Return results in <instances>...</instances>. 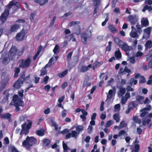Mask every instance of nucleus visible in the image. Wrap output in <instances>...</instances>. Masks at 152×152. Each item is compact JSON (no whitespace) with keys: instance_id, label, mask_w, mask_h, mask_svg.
<instances>
[{"instance_id":"5fc2aeb1","label":"nucleus","mask_w":152,"mask_h":152,"mask_svg":"<svg viewBox=\"0 0 152 152\" xmlns=\"http://www.w3.org/2000/svg\"><path fill=\"white\" fill-rule=\"evenodd\" d=\"M151 30V27H148L144 30V32L148 34H150Z\"/></svg>"},{"instance_id":"49530a36","label":"nucleus","mask_w":152,"mask_h":152,"mask_svg":"<svg viewBox=\"0 0 152 152\" xmlns=\"http://www.w3.org/2000/svg\"><path fill=\"white\" fill-rule=\"evenodd\" d=\"M56 17V16H54L52 20L50 21L49 24V27H51L53 26L55 22Z\"/></svg>"},{"instance_id":"603ef678","label":"nucleus","mask_w":152,"mask_h":152,"mask_svg":"<svg viewBox=\"0 0 152 152\" xmlns=\"http://www.w3.org/2000/svg\"><path fill=\"white\" fill-rule=\"evenodd\" d=\"M49 79V77L48 76H46L43 79L42 83L45 84H47L48 83V80Z\"/></svg>"},{"instance_id":"13d9d810","label":"nucleus","mask_w":152,"mask_h":152,"mask_svg":"<svg viewBox=\"0 0 152 152\" xmlns=\"http://www.w3.org/2000/svg\"><path fill=\"white\" fill-rule=\"evenodd\" d=\"M51 86L50 85H47L46 86H45L44 88L45 90V91H46L47 92H48L49 90L50 89V88Z\"/></svg>"},{"instance_id":"39448f33","label":"nucleus","mask_w":152,"mask_h":152,"mask_svg":"<svg viewBox=\"0 0 152 152\" xmlns=\"http://www.w3.org/2000/svg\"><path fill=\"white\" fill-rule=\"evenodd\" d=\"M31 62V59L30 57H28L26 60L21 59L19 60L17 63L18 66H28Z\"/></svg>"},{"instance_id":"72a5a7b5","label":"nucleus","mask_w":152,"mask_h":152,"mask_svg":"<svg viewBox=\"0 0 152 152\" xmlns=\"http://www.w3.org/2000/svg\"><path fill=\"white\" fill-rule=\"evenodd\" d=\"M88 67H78V69L81 72H84L88 70Z\"/></svg>"},{"instance_id":"c9c22d12","label":"nucleus","mask_w":152,"mask_h":152,"mask_svg":"<svg viewBox=\"0 0 152 152\" xmlns=\"http://www.w3.org/2000/svg\"><path fill=\"white\" fill-rule=\"evenodd\" d=\"M54 63V58L52 57L50 59L48 63L45 66H50L52 64H53Z\"/></svg>"},{"instance_id":"9b49d317","label":"nucleus","mask_w":152,"mask_h":152,"mask_svg":"<svg viewBox=\"0 0 152 152\" xmlns=\"http://www.w3.org/2000/svg\"><path fill=\"white\" fill-rule=\"evenodd\" d=\"M23 76H21L20 77L16 82L13 85L14 87L16 88H19L23 83Z\"/></svg>"},{"instance_id":"f257e3e1","label":"nucleus","mask_w":152,"mask_h":152,"mask_svg":"<svg viewBox=\"0 0 152 152\" xmlns=\"http://www.w3.org/2000/svg\"><path fill=\"white\" fill-rule=\"evenodd\" d=\"M13 102L11 103V104L14 105L16 107V111H19L20 110V108L19 106H23V102L21 99L19 98L17 95H14L13 96Z\"/></svg>"},{"instance_id":"e433bc0d","label":"nucleus","mask_w":152,"mask_h":152,"mask_svg":"<svg viewBox=\"0 0 152 152\" xmlns=\"http://www.w3.org/2000/svg\"><path fill=\"white\" fill-rule=\"evenodd\" d=\"M136 101H133L130 102L129 103V107H131L132 109H133V108H135L137 106Z\"/></svg>"},{"instance_id":"37998d69","label":"nucleus","mask_w":152,"mask_h":152,"mask_svg":"<svg viewBox=\"0 0 152 152\" xmlns=\"http://www.w3.org/2000/svg\"><path fill=\"white\" fill-rule=\"evenodd\" d=\"M84 127L82 125H79L76 127V130L77 132H80L82 131Z\"/></svg>"},{"instance_id":"2eb2a0df","label":"nucleus","mask_w":152,"mask_h":152,"mask_svg":"<svg viewBox=\"0 0 152 152\" xmlns=\"http://www.w3.org/2000/svg\"><path fill=\"white\" fill-rule=\"evenodd\" d=\"M140 149V146L138 144H133L131 146V149L132 150V152H138Z\"/></svg>"},{"instance_id":"423d86ee","label":"nucleus","mask_w":152,"mask_h":152,"mask_svg":"<svg viewBox=\"0 0 152 152\" xmlns=\"http://www.w3.org/2000/svg\"><path fill=\"white\" fill-rule=\"evenodd\" d=\"M32 125V122L29 121L28 124L26 125V124L22 125V129L20 132V135L24 134L26 135L28 132V130L30 129Z\"/></svg>"},{"instance_id":"79ce46f5","label":"nucleus","mask_w":152,"mask_h":152,"mask_svg":"<svg viewBox=\"0 0 152 152\" xmlns=\"http://www.w3.org/2000/svg\"><path fill=\"white\" fill-rule=\"evenodd\" d=\"M118 137H121L122 136H126L127 135V133L124 130L120 131L118 133Z\"/></svg>"},{"instance_id":"09e8293b","label":"nucleus","mask_w":152,"mask_h":152,"mask_svg":"<svg viewBox=\"0 0 152 152\" xmlns=\"http://www.w3.org/2000/svg\"><path fill=\"white\" fill-rule=\"evenodd\" d=\"M114 123L113 121L112 120H110L107 121L106 124V127H108L110 126L112 124Z\"/></svg>"},{"instance_id":"cd10ccee","label":"nucleus","mask_w":152,"mask_h":152,"mask_svg":"<svg viewBox=\"0 0 152 152\" xmlns=\"http://www.w3.org/2000/svg\"><path fill=\"white\" fill-rule=\"evenodd\" d=\"M50 123L52 124V125L55 127V129L56 130H57L58 129L60 130L61 129V127H59V128H58V126L56 124V123L54 121L52 118H50Z\"/></svg>"},{"instance_id":"ea45409f","label":"nucleus","mask_w":152,"mask_h":152,"mask_svg":"<svg viewBox=\"0 0 152 152\" xmlns=\"http://www.w3.org/2000/svg\"><path fill=\"white\" fill-rule=\"evenodd\" d=\"M44 130L43 129H41L36 132V133L39 136H42L44 134Z\"/></svg>"},{"instance_id":"c03bdc74","label":"nucleus","mask_w":152,"mask_h":152,"mask_svg":"<svg viewBox=\"0 0 152 152\" xmlns=\"http://www.w3.org/2000/svg\"><path fill=\"white\" fill-rule=\"evenodd\" d=\"M15 75L14 77H16L18 76V74L20 72V69L19 67H16L15 69Z\"/></svg>"},{"instance_id":"0e129e2a","label":"nucleus","mask_w":152,"mask_h":152,"mask_svg":"<svg viewBox=\"0 0 152 152\" xmlns=\"http://www.w3.org/2000/svg\"><path fill=\"white\" fill-rule=\"evenodd\" d=\"M143 55V54L142 52L139 51L136 54V56L137 57H140L142 56Z\"/></svg>"},{"instance_id":"ddd939ff","label":"nucleus","mask_w":152,"mask_h":152,"mask_svg":"<svg viewBox=\"0 0 152 152\" xmlns=\"http://www.w3.org/2000/svg\"><path fill=\"white\" fill-rule=\"evenodd\" d=\"M130 97V95L129 93L127 92L125 94L124 96H123L121 99V102L122 104H125L127 102L128 99Z\"/></svg>"},{"instance_id":"aec40b11","label":"nucleus","mask_w":152,"mask_h":152,"mask_svg":"<svg viewBox=\"0 0 152 152\" xmlns=\"http://www.w3.org/2000/svg\"><path fill=\"white\" fill-rule=\"evenodd\" d=\"M145 45V50L150 49L152 48V41L151 40L147 41Z\"/></svg>"},{"instance_id":"c85d7f7f","label":"nucleus","mask_w":152,"mask_h":152,"mask_svg":"<svg viewBox=\"0 0 152 152\" xmlns=\"http://www.w3.org/2000/svg\"><path fill=\"white\" fill-rule=\"evenodd\" d=\"M113 96V91L112 89L110 90L108 93V94L107 95V98L106 100V101L108 102L109 99L112 98Z\"/></svg>"},{"instance_id":"1a4fd4ad","label":"nucleus","mask_w":152,"mask_h":152,"mask_svg":"<svg viewBox=\"0 0 152 152\" xmlns=\"http://www.w3.org/2000/svg\"><path fill=\"white\" fill-rule=\"evenodd\" d=\"M18 49L15 46H12L9 51L10 55V58L12 60H14L16 56Z\"/></svg>"},{"instance_id":"473e14b6","label":"nucleus","mask_w":152,"mask_h":152,"mask_svg":"<svg viewBox=\"0 0 152 152\" xmlns=\"http://www.w3.org/2000/svg\"><path fill=\"white\" fill-rule=\"evenodd\" d=\"M142 124L145 126L146 124H148L151 121V119H147L146 120L145 118H143L142 119Z\"/></svg>"},{"instance_id":"e2e57ef3","label":"nucleus","mask_w":152,"mask_h":152,"mask_svg":"<svg viewBox=\"0 0 152 152\" xmlns=\"http://www.w3.org/2000/svg\"><path fill=\"white\" fill-rule=\"evenodd\" d=\"M140 82L143 83L145 82V79L144 77L142 76H140Z\"/></svg>"},{"instance_id":"dca6fc26","label":"nucleus","mask_w":152,"mask_h":152,"mask_svg":"<svg viewBox=\"0 0 152 152\" xmlns=\"http://www.w3.org/2000/svg\"><path fill=\"white\" fill-rule=\"evenodd\" d=\"M141 25L142 28L143 26H146L149 25L148 20L147 18H142L141 20Z\"/></svg>"},{"instance_id":"f8f14e48","label":"nucleus","mask_w":152,"mask_h":152,"mask_svg":"<svg viewBox=\"0 0 152 152\" xmlns=\"http://www.w3.org/2000/svg\"><path fill=\"white\" fill-rule=\"evenodd\" d=\"M150 109L151 107L149 106L148 107H145L140 110V112L141 113L140 114V116L142 118L147 116L148 113V112L147 110H150Z\"/></svg>"},{"instance_id":"412c9836","label":"nucleus","mask_w":152,"mask_h":152,"mask_svg":"<svg viewBox=\"0 0 152 152\" xmlns=\"http://www.w3.org/2000/svg\"><path fill=\"white\" fill-rule=\"evenodd\" d=\"M94 6L95 7L94 11V15L97 13V10L98 9L97 6L99 5L100 1L99 0H94Z\"/></svg>"},{"instance_id":"6ab92c4d","label":"nucleus","mask_w":152,"mask_h":152,"mask_svg":"<svg viewBox=\"0 0 152 152\" xmlns=\"http://www.w3.org/2000/svg\"><path fill=\"white\" fill-rule=\"evenodd\" d=\"M126 81L125 79H121L120 82H118L117 84L118 88H121L123 87L124 86L126 83Z\"/></svg>"},{"instance_id":"69168bd1","label":"nucleus","mask_w":152,"mask_h":152,"mask_svg":"<svg viewBox=\"0 0 152 152\" xmlns=\"http://www.w3.org/2000/svg\"><path fill=\"white\" fill-rule=\"evenodd\" d=\"M73 53V52L71 51L67 55V59L68 60H69L71 58L72 54Z\"/></svg>"},{"instance_id":"338daca9","label":"nucleus","mask_w":152,"mask_h":152,"mask_svg":"<svg viewBox=\"0 0 152 152\" xmlns=\"http://www.w3.org/2000/svg\"><path fill=\"white\" fill-rule=\"evenodd\" d=\"M108 18H109L107 16V18H106L104 21L103 22H102V26H104L106 25L107 22L108 21Z\"/></svg>"},{"instance_id":"20e7f679","label":"nucleus","mask_w":152,"mask_h":152,"mask_svg":"<svg viewBox=\"0 0 152 152\" xmlns=\"http://www.w3.org/2000/svg\"><path fill=\"white\" fill-rule=\"evenodd\" d=\"M10 13V10H5L0 17V24L4 23L7 20Z\"/></svg>"},{"instance_id":"a18cd8bd","label":"nucleus","mask_w":152,"mask_h":152,"mask_svg":"<svg viewBox=\"0 0 152 152\" xmlns=\"http://www.w3.org/2000/svg\"><path fill=\"white\" fill-rule=\"evenodd\" d=\"M133 120L135 122L139 124H140L141 123L140 119H139L137 116H134L133 117Z\"/></svg>"},{"instance_id":"864d4df0","label":"nucleus","mask_w":152,"mask_h":152,"mask_svg":"<svg viewBox=\"0 0 152 152\" xmlns=\"http://www.w3.org/2000/svg\"><path fill=\"white\" fill-rule=\"evenodd\" d=\"M120 105L119 104H117L115 106V111H118L120 110Z\"/></svg>"},{"instance_id":"c756f323","label":"nucleus","mask_w":152,"mask_h":152,"mask_svg":"<svg viewBox=\"0 0 152 152\" xmlns=\"http://www.w3.org/2000/svg\"><path fill=\"white\" fill-rule=\"evenodd\" d=\"M60 51V48L59 46L58 45H55L54 48L53 50V52L55 54H57Z\"/></svg>"},{"instance_id":"bf43d9fd","label":"nucleus","mask_w":152,"mask_h":152,"mask_svg":"<svg viewBox=\"0 0 152 152\" xmlns=\"http://www.w3.org/2000/svg\"><path fill=\"white\" fill-rule=\"evenodd\" d=\"M120 127L121 129L122 128L126 126V124L124 121H122L121 122L120 124Z\"/></svg>"},{"instance_id":"8fccbe9b","label":"nucleus","mask_w":152,"mask_h":152,"mask_svg":"<svg viewBox=\"0 0 152 152\" xmlns=\"http://www.w3.org/2000/svg\"><path fill=\"white\" fill-rule=\"evenodd\" d=\"M146 57L148 59L152 58V49L149 51L148 54L146 56Z\"/></svg>"},{"instance_id":"de8ad7c7","label":"nucleus","mask_w":152,"mask_h":152,"mask_svg":"<svg viewBox=\"0 0 152 152\" xmlns=\"http://www.w3.org/2000/svg\"><path fill=\"white\" fill-rule=\"evenodd\" d=\"M80 22L79 21H73L70 22L69 23V25L71 26H75V25H77L80 23Z\"/></svg>"},{"instance_id":"b1692460","label":"nucleus","mask_w":152,"mask_h":152,"mask_svg":"<svg viewBox=\"0 0 152 152\" xmlns=\"http://www.w3.org/2000/svg\"><path fill=\"white\" fill-rule=\"evenodd\" d=\"M71 68L69 69H67L65 70L62 73H59L58 74V76L60 78H62L65 76L67 73L69 71H70Z\"/></svg>"},{"instance_id":"f704fd0d","label":"nucleus","mask_w":152,"mask_h":152,"mask_svg":"<svg viewBox=\"0 0 152 152\" xmlns=\"http://www.w3.org/2000/svg\"><path fill=\"white\" fill-rule=\"evenodd\" d=\"M11 115L10 113H7L2 114L1 116V118L4 119H7L10 117Z\"/></svg>"},{"instance_id":"680f3d73","label":"nucleus","mask_w":152,"mask_h":152,"mask_svg":"<svg viewBox=\"0 0 152 152\" xmlns=\"http://www.w3.org/2000/svg\"><path fill=\"white\" fill-rule=\"evenodd\" d=\"M114 81V80L113 78H111V79L108 81V82L107 85L108 86H111L113 83Z\"/></svg>"},{"instance_id":"bb28decb","label":"nucleus","mask_w":152,"mask_h":152,"mask_svg":"<svg viewBox=\"0 0 152 152\" xmlns=\"http://www.w3.org/2000/svg\"><path fill=\"white\" fill-rule=\"evenodd\" d=\"M109 30L113 34L117 32L118 30L112 25H110L108 27Z\"/></svg>"},{"instance_id":"7c9ffc66","label":"nucleus","mask_w":152,"mask_h":152,"mask_svg":"<svg viewBox=\"0 0 152 152\" xmlns=\"http://www.w3.org/2000/svg\"><path fill=\"white\" fill-rule=\"evenodd\" d=\"M48 1V0H37L35 2L39 3L40 6H42L47 3Z\"/></svg>"},{"instance_id":"393cba45","label":"nucleus","mask_w":152,"mask_h":152,"mask_svg":"<svg viewBox=\"0 0 152 152\" xmlns=\"http://www.w3.org/2000/svg\"><path fill=\"white\" fill-rule=\"evenodd\" d=\"M115 56L117 59H119L121 57V53L119 48L117 49V50L115 51Z\"/></svg>"},{"instance_id":"6e6d98bb","label":"nucleus","mask_w":152,"mask_h":152,"mask_svg":"<svg viewBox=\"0 0 152 152\" xmlns=\"http://www.w3.org/2000/svg\"><path fill=\"white\" fill-rule=\"evenodd\" d=\"M63 147L64 151H66L69 149V148L68 147L66 144L64 143V141L63 142Z\"/></svg>"},{"instance_id":"0eeeda50","label":"nucleus","mask_w":152,"mask_h":152,"mask_svg":"<svg viewBox=\"0 0 152 152\" xmlns=\"http://www.w3.org/2000/svg\"><path fill=\"white\" fill-rule=\"evenodd\" d=\"M27 31L23 28L22 30L18 33L15 37L16 40L19 42H21L23 40L25 36Z\"/></svg>"},{"instance_id":"a878e982","label":"nucleus","mask_w":152,"mask_h":152,"mask_svg":"<svg viewBox=\"0 0 152 152\" xmlns=\"http://www.w3.org/2000/svg\"><path fill=\"white\" fill-rule=\"evenodd\" d=\"M144 99V96H137L136 99L138 103L142 104L143 103Z\"/></svg>"},{"instance_id":"f03ea898","label":"nucleus","mask_w":152,"mask_h":152,"mask_svg":"<svg viewBox=\"0 0 152 152\" xmlns=\"http://www.w3.org/2000/svg\"><path fill=\"white\" fill-rule=\"evenodd\" d=\"M37 142V140L33 137H29L27 136L26 140L23 142L22 145L26 149H28L31 146L35 144Z\"/></svg>"},{"instance_id":"4c0bfd02","label":"nucleus","mask_w":152,"mask_h":152,"mask_svg":"<svg viewBox=\"0 0 152 152\" xmlns=\"http://www.w3.org/2000/svg\"><path fill=\"white\" fill-rule=\"evenodd\" d=\"M10 8L12 6H14V5H17V7H19L20 6V4L19 2H14L12 1H11L10 3Z\"/></svg>"},{"instance_id":"2f4dec72","label":"nucleus","mask_w":152,"mask_h":152,"mask_svg":"<svg viewBox=\"0 0 152 152\" xmlns=\"http://www.w3.org/2000/svg\"><path fill=\"white\" fill-rule=\"evenodd\" d=\"M114 119L116 121V122H118L120 121V116L118 113L115 114L113 116Z\"/></svg>"},{"instance_id":"f3484780","label":"nucleus","mask_w":152,"mask_h":152,"mask_svg":"<svg viewBox=\"0 0 152 152\" xmlns=\"http://www.w3.org/2000/svg\"><path fill=\"white\" fill-rule=\"evenodd\" d=\"M8 90L5 91L4 93V96L2 100V102L3 103L7 102L8 98L9 96V94L8 93Z\"/></svg>"},{"instance_id":"7ed1b4c3","label":"nucleus","mask_w":152,"mask_h":152,"mask_svg":"<svg viewBox=\"0 0 152 152\" xmlns=\"http://www.w3.org/2000/svg\"><path fill=\"white\" fill-rule=\"evenodd\" d=\"M113 40L114 42L123 50L126 52L131 49V47L128 46L126 43H124L119 38L117 37H114Z\"/></svg>"},{"instance_id":"5701e85b","label":"nucleus","mask_w":152,"mask_h":152,"mask_svg":"<svg viewBox=\"0 0 152 152\" xmlns=\"http://www.w3.org/2000/svg\"><path fill=\"white\" fill-rule=\"evenodd\" d=\"M131 71L130 69H128L127 67H125L124 69L123 68H121L119 72V73L125 74L126 73H129Z\"/></svg>"},{"instance_id":"3c124183","label":"nucleus","mask_w":152,"mask_h":152,"mask_svg":"<svg viewBox=\"0 0 152 152\" xmlns=\"http://www.w3.org/2000/svg\"><path fill=\"white\" fill-rule=\"evenodd\" d=\"M136 27L137 29V32L139 34H141L142 31V30L141 29V28L142 27H141L140 25L138 24H137L136 25Z\"/></svg>"},{"instance_id":"6e6552de","label":"nucleus","mask_w":152,"mask_h":152,"mask_svg":"<svg viewBox=\"0 0 152 152\" xmlns=\"http://www.w3.org/2000/svg\"><path fill=\"white\" fill-rule=\"evenodd\" d=\"M91 37V35H89L85 32L81 34V39L83 44L85 45L87 44V40Z\"/></svg>"},{"instance_id":"4be33fe9","label":"nucleus","mask_w":152,"mask_h":152,"mask_svg":"<svg viewBox=\"0 0 152 152\" xmlns=\"http://www.w3.org/2000/svg\"><path fill=\"white\" fill-rule=\"evenodd\" d=\"M119 90L118 92V96L119 97L122 96L126 92V90L125 88L122 87L121 88H118Z\"/></svg>"},{"instance_id":"4d7b16f0","label":"nucleus","mask_w":152,"mask_h":152,"mask_svg":"<svg viewBox=\"0 0 152 152\" xmlns=\"http://www.w3.org/2000/svg\"><path fill=\"white\" fill-rule=\"evenodd\" d=\"M47 73V71L45 67V68L41 70V74L40 76L44 75Z\"/></svg>"},{"instance_id":"774afa93","label":"nucleus","mask_w":152,"mask_h":152,"mask_svg":"<svg viewBox=\"0 0 152 152\" xmlns=\"http://www.w3.org/2000/svg\"><path fill=\"white\" fill-rule=\"evenodd\" d=\"M145 8L146 10H148L149 11H151L152 10V6H148L147 5H145Z\"/></svg>"},{"instance_id":"a19ab883","label":"nucleus","mask_w":152,"mask_h":152,"mask_svg":"<svg viewBox=\"0 0 152 152\" xmlns=\"http://www.w3.org/2000/svg\"><path fill=\"white\" fill-rule=\"evenodd\" d=\"M43 144L45 146L48 145L50 143V141L48 139H45L43 140Z\"/></svg>"},{"instance_id":"58836bf2","label":"nucleus","mask_w":152,"mask_h":152,"mask_svg":"<svg viewBox=\"0 0 152 152\" xmlns=\"http://www.w3.org/2000/svg\"><path fill=\"white\" fill-rule=\"evenodd\" d=\"M130 36L132 38H137L139 36L137 33L135 31L132 32L131 31L130 33Z\"/></svg>"},{"instance_id":"9d476101","label":"nucleus","mask_w":152,"mask_h":152,"mask_svg":"<svg viewBox=\"0 0 152 152\" xmlns=\"http://www.w3.org/2000/svg\"><path fill=\"white\" fill-rule=\"evenodd\" d=\"M129 20L131 24L132 25H135L138 21V19L136 15H130L128 17Z\"/></svg>"},{"instance_id":"a211bd4d","label":"nucleus","mask_w":152,"mask_h":152,"mask_svg":"<svg viewBox=\"0 0 152 152\" xmlns=\"http://www.w3.org/2000/svg\"><path fill=\"white\" fill-rule=\"evenodd\" d=\"M74 31L75 32V34L78 35H80L81 33V29L80 25H78L75 27L74 28Z\"/></svg>"},{"instance_id":"4468645a","label":"nucleus","mask_w":152,"mask_h":152,"mask_svg":"<svg viewBox=\"0 0 152 152\" xmlns=\"http://www.w3.org/2000/svg\"><path fill=\"white\" fill-rule=\"evenodd\" d=\"M20 28V26L17 24H14L12 25L9 30L10 33L16 32Z\"/></svg>"},{"instance_id":"052dcab7","label":"nucleus","mask_w":152,"mask_h":152,"mask_svg":"<svg viewBox=\"0 0 152 152\" xmlns=\"http://www.w3.org/2000/svg\"><path fill=\"white\" fill-rule=\"evenodd\" d=\"M71 136L72 137H77V132L75 131H72L71 133Z\"/></svg>"}]
</instances>
